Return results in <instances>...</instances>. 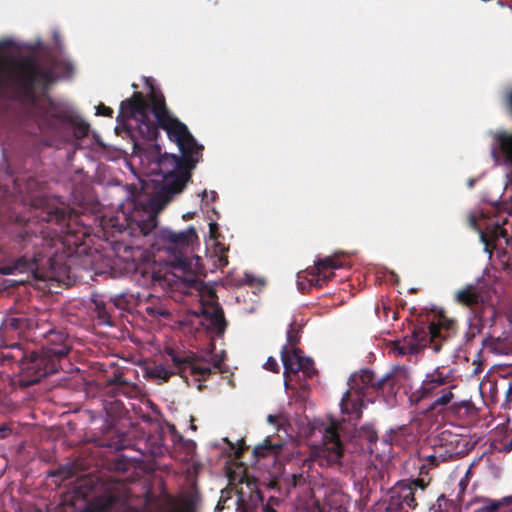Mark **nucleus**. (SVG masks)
<instances>
[{
  "instance_id": "1",
  "label": "nucleus",
  "mask_w": 512,
  "mask_h": 512,
  "mask_svg": "<svg viewBox=\"0 0 512 512\" xmlns=\"http://www.w3.org/2000/svg\"><path fill=\"white\" fill-rule=\"evenodd\" d=\"M130 119L136 121L139 135L148 141L158 138L159 128L165 130L168 138L177 144L181 155L160 154V146L155 145L158 154L156 173L162 176V185L145 203L137 204L142 206V211L137 210L132 217L122 212L103 219V234L113 243L124 241L125 237L147 236L157 228L158 213L174 195L184 190L192 170L202 159L204 149L188 127L170 112L161 92L152 91L148 100L141 92H134L122 101L116 120L124 124Z\"/></svg>"
},
{
  "instance_id": "2",
  "label": "nucleus",
  "mask_w": 512,
  "mask_h": 512,
  "mask_svg": "<svg viewBox=\"0 0 512 512\" xmlns=\"http://www.w3.org/2000/svg\"><path fill=\"white\" fill-rule=\"evenodd\" d=\"M40 218L55 224L58 230L26 223L15 237L19 256L0 267L2 274L31 273L43 278L86 250L85 240L90 236V227L83 223L77 211L68 206L54 207L42 211Z\"/></svg>"
},
{
  "instance_id": "3",
  "label": "nucleus",
  "mask_w": 512,
  "mask_h": 512,
  "mask_svg": "<svg viewBox=\"0 0 512 512\" xmlns=\"http://www.w3.org/2000/svg\"><path fill=\"white\" fill-rule=\"evenodd\" d=\"M53 85L49 84L45 90L38 89L36 99L23 105L27 107L41 131L60 135L70 127L77 139L85 138L89 133V124L72 109L52 99L49 92Z\"/></svg>"
},
{
  "instance_id": "4",
  "label": "nucleus",
  "mask_w": 512,
  "mask_h": 512,
  "mask_svg": "<svg viewBox=\"0 0 512 512\" xmlns=\"http://www.w3.org/2000/svg\"><path fill=\"white\" fill-rule=\"evenodd\" d=\"M350 389L344 393L340 407L348 421H358L362 417L363 402H373V399L383 393L386 385L393 386V377L386 374L380 378L371 370H362L360 375H354L349 381Z\"/></svg>"
},
{
  "instance_id": "5",
  "label": "nucleus",
  "mask_w": 512,
  "mask_h": 512,
  "mask_svg": "<svg viewBox=\"0 0 512 512\" xmlns=\"http://www.w3.org/2000/svg\"><path fill=\"white\" fill-rule=\"evenodd\" d=\"M454 322L448 320L444 315H439L437 323L432 321L428 324L413 325L410 337L393 344V352L397 355L417 354L424 348L430 347L434 352L441 349L443 341L450 336Z\"/></svg>"
},
{
  "instance_id": "6",
  "label": "nucleus",
  "mask_w": 512,
  "mask_h": 512,
  "mask_svg": "<svg viewBox=\"0 0 512 512\" xmlns=\"http://www.w3.org/2000/svg\"><path fill=\"white\" fill-rule=\"evenodd\" d=\"M166 354L170 358L175 371H170L163 366H156L151 375L159 378L164 382L169 381L172 375L178 374L181 378L186 379L188 375L194 377L198 382L205 381L211 374L219 370L223 359H214L213 365L210 366L206 361L199 359L193 352L176 350L174 348H167Z\"/></svg>"
},
{
  "instance_id": "7",
  "label": "nucleus",
  "mask_w": 512,
  "mask_h": 512,
  "mask_svg": "<svg viewBox=\"0 0 512 512\" xmlns=\"http://www.w3.org/2000/svg\"><path fill=\"white\" fill-rule=\"evenodd\" d=\"M11 350L5 358L19 363L21 381L25 386L38 383L42 378L56 373L60 367V364L44 350L27 354L19 343L11 345Z\"/></svg>"
},
{
  "instance_id": "8",
  "label": "nucleus",
  "mask_w": 512,
  "mask_h": 512,
  "mask_svg": "<svg viewBox=\"0 0 512 512\" xmlns=\"http://www.w3.org/2000/svg\"><path fill=\"white\" fill-rule=\"evenodd\" d=\"M480 458L474 459L469 465L465 475L458 483V494L455 500H449L445 495H440L437 498V512H455L457 504L459 505L460 512H480L479 500L480 496L475 492L477 483L473 482L471 489L468 491V485L471 478L475 475V469L478 465Z\"/></svg>"
},
{
  "instance_id": "9",
  "label": "nucleus",
  "mask_w": 512,
  "mask_h": 512,
  "mask_svg": "<svg viewBox=\"0 0 512 512\" xmlns=\"http://www.w3.org/2000/svg\"><path fill=\"white\" fill-rule=\"evenodd\" d=\"M157 237L164 244V249L170 253V264L179 269L186 270L189 267V260L184 250L198 241L196 229L189 226L186 230L176 232L169 228L160 229Z\"/></svg>"
},
{
  "instance_id": "10",
  "label": "nucleus",
  "mask_w": 512,
  "mask_h": 512,
  "mask_svg": "<svg viewBox=\"0 0 512 512\" xmlns=\"http://www.w3.org/2000/svg\"><path fill=\"white\" fill-rule=\"evenodd\" d=\"M429 484L430 479L426 478L398 482L391 490L387 512H408L409 509H415L418 501L423 499Z\"/></svg>"
},
{
  "instance_id": "11",
  "label": "nucleus",
  "mask_w": 512,
  "mask_h": 512,
  "mask_svg": "<svg viewBox=\"0 0 512 512\" xmlns=\"http://www.w3.org/2000/svg\"><path fill=\"white\" fill-rule=\"evenodd\" d=\"M484 411L482 410V416ZM485 426L487 433H482V457L494 452H510L512 451V438L508 432V418L506 416H491L487 421V417H482V428Z\"/></svg>"
},
{
  "instance_id": "12",
  "label": "nucleus",
  "mask_w": 512,
  "mask_h": 512,
  "mask_svg": "<svg viewBox=\"0 0 512 512\" xmlns=\"http://www.w3.org/2000/svg\"><path fill=\"white\" fill-rule=\"evenodd\" d=\"M433 451L438 458L447 462L468 452V440L463 435L443 430L434 439Z\"/></svg>"
},
{
  "instance_id": "13",
  "label": "nucleus",
  "mask_w": 512,
  "mask_h": 512,
  "mask_svg": "<svg viewBox=\"0 0 512 512\" xmlns=\"http://www.w3.org/2000/svg\"><path fill=\"white\" fill-rule=\"evenodd\" d=\"M323 446L312 448L310 458L322 467H331L340 463L343 456V446L338 434L333 429L327 430Z\"/></svg>"
},
{
  "instance_id": "14",
  "label": "nucleus",
  "mask_w": 512,
  "mask_h": 512,
  "mask_svg": "<svg viewBox=\"0 0 512 512\" xmlns=\"http://www.w3.org/2000/svg\"><path fill=\"white\" fill-rule=\"evenodd\" d=\"M485 216L482 212V245L483 250L492 255L493 250L504 249L509 244L508 231L500 224L492 220L483 222Z\"/></svg>"
},
{
  "instance_id": "15",
  "label": "nucleus",
  "mask_w": 512,
  "mask_h": 512,
  "mask_svg": "<svg viewBox=\"0 0 512 512\" xmlns=\"http://www.w3.org/2000/svg\"><path fill=\"white\" fill-rule=\"evenodd\" d=\"M341 267L342 263L337 258L318 259L313 266L306 269L310 284L316 288L324 287L335 276L334 270Z\"/></svg>"
},
{
  "instance_id": "16",
  "label": "nucleus",
  "mask_w": 512,
  "mask_h": 512,
  "mask_svg": "<svg viewBox=\"0 0 512 512\" xmlns=\"http://www.w3.org/2000/svg\"><path fill=\"white\" fill-rule=\"evenodd\" d=\"M262 492L254 483L248 482L246 490L241 488L237 491L236 510L237 512H265L268 505L263 504Z\"/></svg>"
},
{
  "instance_id": "17",
  "label": "nucleus",
  "mask_w": 512,
  "mask_h": 512,
  "mask_svg": "<svg viewBox=\"0 0 512 512\" xmlns=\"http://www.w3.org/2000/svg\"><path fill=\"white\" fill-rule=\"evenodd\" d=\"M29 188L30 182L28 187L24 188L20 178L14 177L9 171H6L3 177L0 176V215L7 213L9 205L16 194L28 192Z\"/></svg>"
},
{
  "instance_id": "18",
  "label": "nucleus",
  "mask_w": 512,
  "mask_h": 512,
  "mask_svg": "<svg viewBox=\"0 0 512 512\" xmlns=\"http://www.w3.org/2000/svg\"><path fill=\"white\" fill-rule=\"evenodd\" d=\"M42 350L60 363V361L64 359L70 351L67 333L63 330L55 329L48 331L45 336V345Z\"/></svg>"
},
{
  "instance_id": "19",
  "label": "nucleus",
  "mask_w": 512,
  "mask_h": 512,
  "mask_svg": "<svg viewBox=\"0 0 512 512\" xmlns=\"http://www.w3.org/2000/svg\"><path fill=\"white\" fill-rule=\"evenodd\" d=\"M30 322V319H28L24 315L7 316L3 320L0 327V345L11 348V345H13L14 343L9 344L6 338L9 337L10 334L18 335L21 332H23L25 329L30 327Z\"/></svg>"
},
{
  "instance_id": "20",
  "label": "nucleus",
  "mask_w": 512,
  "mask_h": 512,
  "mask_svg": "<svg viewBox=\"0 0 512 512\" xmlns=\"http://www.w3.org/2000/svg\"><path fill=\"white\" fill-rule=\"evenodd\" d=\"M205 319L209 321V328L217 335H222L227 326L224 311L219 304L206 306L203 310Z\"/></svg>"
},
{
  "instance_id": "21",
  "label": "nucleus",
  "mask_w": 512,
  "mask_h": 512,
  "mask_svg": "<svg viewBox=\"0 0 512 512\" xmlns=\"http://www.w3.org/2000/svg\"><path fill=\"white\" fill-rule=\"evenodd\" d=\"M302 351L298 348L288 349L284 345L281 349V360L284 367V375L297 374L301 370Z\"/></svg>"
},
{
  "instance_id": "22",
  "label": "nucleus",
  "mask_w": 512,
  "mask_h": 512,
  "mask_svg": "<svg viewBox=\"0 0 512 512\" xmlns=\"http://www.w3.org/2000/svg\"><path fill=\"white\" fill-rule=\"evenodd\" d=\"M500 388V381L492 376H485L482 378V401L488 409V413L492 414L491 405L497 403L498 389Z\"/></svg>"
},
{
  "instance_id": "23",
  "label": "nucleus",
  "mask_w": 512,
  "mask_h": 512,
  "mask_svg": "<svg viewBox=\"0 0 512 512\" xmlns=\"http://www.w3.org/2000/svg\"><path fill=\"white\" fill-rule=\"evenodd\" d=\"M446 384L445 378L441 376H432L422 382L420 389L417 391L418 399L433 398L437 392Z\"/></svg>"
},
{
  "instance_id": "24",
  "label": "nucleus",
  "mask_w": 512,
  "mask_h": 512,
  "mask_svg": "<svg viewBox=\"0 0 512 512\" xmlns=\"http://www.w3.org/2000/svg\"><path fill=\"white\" fill-rule=\"evenodd\" d=\"M283 449L281 442H272L270 437H267L262 443L253 448V455L257 458L277 457Z\"/></svg>"
},
{
  "instance_id": "25",
  "label": "nucleus",
  "mask_w": 512,
  "mask_h": 512,
  "mask_svg": "<svg viewBox=\"0 0 512 512\" xmlns=\"http://www.w3.org/2000/svg\"><path fill=\"white\" fill-rule=\"evenodd\" d=\"M455 299L461 305L475 306L480 301V290L473 285H467L456 292Z\"/></svg>"
},
{
  "instance_id": "26",
  "label": "nucleus",
  "mask_w": 512,
  "mask_h": 512,
  "mask_svg": "<svg viewBox=\"0 0 512 512\" xmlns=\"http://www.w3.org/2000/svg\"><path fill=\"white\" fill-rule=\"evenodd\" d=\"M420 466H419V476L417 478H426L430 479L429 473L432 469L438 467L440 463H442V459L438 458V455L433 451L431 454H422L420 455Z\"/></svg>"
},
{
  "instance_id": "27",
  "label": "nucleus",
  "mask_w": 512,
  "mask_h": 512,
  "mask_svg": "<svg viewBox=\"0 0 512 512\" xmlns=\"http://www.w3.org/2000/svg\"><path fill=\"white\" fill-rule=\"evenodd\" d=\"M453 387H454L453 385L445 384V386L442 387L437 392V394H435V396L432 398V401L430 403V408L433 410H436L440 407H444V406L448 405L453 398V393H452Z\"/></svg>"
},
{
  "instance_id": "28",
  "label": "nucleus",
  "mask_w": 512,
  "mask_h": 512,
  "mask_svg": "<svg viewBox=\"0 0 512 512\" xmlns=\"http://www.w3.org/2000/svg\"><path fill=\"white\" fill-rule=\"evenodd\" d=\"M92 303L94 304V311L96 312L100 323L105 325H112L110 312L102 297L99 295H94L92 297Z\"/></svg>"
},
{
  "instance_id": "29",
  "label": "nucleus",
  "mask_w": 512,
  "mask_h": 512,
  "mask_svg": "<svg viewBox=\"0 0 512 512\" xmlns=\"http://www.w3.org/2000/svg\"><path fill=\"white\" fill-rule=\"evenodd\" d=\"M109 384L115 385L117 394L126 395L128 397H132L137 390L136 385L122 379L120 375H115L113 379H110Z\"/></svg>"
},
{
  "instance_id": "30",
  "label": "nucleus",
  "mask_w": 512,
  "mask_h": 512,
  "mask_svg": "<svg viewBox=\"0 0 512 512\" xmlns=\"http://www.w3.org/2000/svg\"><path fill=\"white\" fill-rule=\"evenodd\" d=\"M484 347H490L492 351L502 353L504 350L507 349V343L505 338L494 337L492 335H489L487 338L482 340V348Z\"/></svg>"
},
{
  "instance_id": "31",
  "label": "nucleus",
  "mask_w": 512,
  "mask_h": 512,
  "mask_svg": "<svg viewBox=\"0 0 512 512\" xmlns=\"http://www.w3.org/2000/svg\"><path fill=\"white\" fill-rule=\"evenodd\" d=\"M159 302L157 298H152L151 304L145 307V312L150 317H164L167 318L170 316V312L164 308L161 304L155 303Z\"/></svg>"
},
{
  "instance_id": "32",
  "label": "nucleus",
  "mask_w": 512,
  "mask_h": 512,
  "mask_svg": "<svg viewBox=\"0 0 512 512\" xmlns=\"http://www.w3.org/2000/svg\"><path fill=\"white\" fill-rule=\"evenodd\" d=\"M453 409L457 410L460 415H467L469 417L476 416L478 413L477 407L471 401H461L460 403H453Z\"/></svg>"
},
{
  "instance_id": "33",
  "label": "nucleus",
  "mask_w": 512,
  "mask_h": 512,
  "mask_svg": "<svg viewBox=\"0 0 512 512\" xmlns=\"http://www.w3.org/2000/svg\"><path fill=\"white\" fill-rule=\"evenodd\" d=\"M228 251V248H225L221 244H217L214 248V253L216 256V259L214 260V266L217 268H224L228 265V256L226 252Z\"/></svg>"
},
{
  "instance_id": "34",
  "label": "nucleus",
  "mask_w": 512,
  "mask_h": 512,
  "mask_svg": "<svg viewBox=\"0 0 512 512\" xmlns=\"http://www.w3.org/2000/svg\"><path fill=\"white\" fill-rule=\"evenodd\" d=\"M359 437L368 442L370 450H372L371 445L376 443V441L378 440L377 432L370 425H365L360 428Z\"/></svg>"
},
{
  "instance_id": "35",
  "label": "nucleus",
  "mask_w": 512,
  "mask_h": 512,
  "mask_svg": "<svg viewBox=\"0 0 512 512\" xmlns=\"http://www.w3.org/2000/svg\"><path fill=\"white\" fill-rule=\"evenodd\" d=\"M303 375L306 377V378H312L316 375L317 371L314 367V361L309 358V357H304L302 355V359H301V370H300Z\"/></svg>"
},
{
  "instance_id": "36",
  "label": "nucleus",
  "mask_w": 512,
  "mask_h": 512,
  "mask_svg": "<svg viewBox=\"0 0 512 512\" xmlns=\"http://www.w3.org/2000/svg\"><path fill=\"white\" fill-rule=\"evenodd\" d=\"M482 504V510H486L488 512H498L504 505H512L511 503L506 502L505 498L501 501H491L490 499L483 497Z\"/></svg>"
},
{
  "instance_id": "37",
  "label": "nucleus",
  "mask_w": 512,
  "mask_h": 512,
  "mask_svg": "<svg viewBox=\"0 0 512 512\" xmlns=\"http://www.w3.org/2000/svg\"><path fill=\"white\" fill-rule=\"evenodd\" d=\"M500 388L505 394V400L502 405L506 407L512 401V381L507 378H501Z\"/></svg>"
},
{
  "instance_id": "38",
  "label": "nucleus",
  "mask_w": 512,
  "mask_h": 512,
  "mask_svg": "<svg viewBox=\"0 0 512 512\" xmlns=\"http://www.w3.org/2000/svg\"><path fill=\"white\" fill-rule=\"evenodd\" d=\"M111 300L115 307L123 310L126 309L130 304V301L127 299L125 294H118L111 298Z\"/></svg>"
},
{
  "instance_id": "39",
  "label": "nucleus",
  "mask_w": 512,
  "mask_h": 512,
  "mask_svg": "<svg viewBox=\"0 0 512 512\" xmlns=\"http://www.w3.org/2000/svg\"><path fill=\"white\" fill-rule=\"evenodd\" d=\"M467 222L469 227L480 233L479 217L476 214L470 213Z\"/></svg>"
},
{
  "instance_id": "40",
  "label": "nucleus",
  "mask_w": 512,
  "mask_h": 512,
  "mask_svg": "<svg viewBox=\"0 0 512 512\" xmlns=\"http://www.w3.org/2000/svg\"><path fill=\"white\" fill-rule=\"evenodd\" d=\"M96 115H101V116L111 118L113 116V110L110 107L105 106L103 103H100L96 107Z\"/></svg>"
},
{
  "instance_id": "41",
  "label": "nucleus",
  "mask_w": 512,
  "mask_h": 512,
  "mask_svg": "<svg viewBox=\"0 0 512 512\" xmlns=\"http://www.w3.org/2000/svg\"><path fill=\"white\" fill-rule=\"evenodd\" d=\"M265 368L271 372L277 373L279 371L277 360L273 357H269L265 363Z\"/></svg>"
},
{
  "instance_id": "42",
  "label": "nucleus",
  "mask_w": 512,
  "mask_h": 512,
  "mask_svg": "<svg viewBox=\"0 0 512 512\" xmlns=\"http://www.w3.org/2000/svg\"><path fill=\"white\" fill-rule=\"evenodd\" d=\"M505 103H506V106H507V109L509 110V112L512 114V89L509 90L507 93H506V96H505ZM504 132H500L496 135L495 139H496V142H497V145L499 146V142H498V136L500 134H503Z\"/></svg>"
},
{
  "instance_id": "43",
  "label": "nucleus",
  "mask_w": 512,
  "mask_h": 512,
  "mask_svg": "<svg viewBox=\"0 0 512 512\" xmlns=\"http://www.w3.org/2000/svg\"><path fill=\"white\" fill-rule=\"evenodd\" d=\"M12 433V428L9 424L5 423L0 425V437L6 438Z\"/></svg>"
},
{
  "instance_id": "44",
  "label": "nucleus",
  "mask_w": 512,
  "mask_h": 512,
  "mask_svg": "<svg viewBox=\"0 0 512 512\" xmlns=\"http://www.w3.org/2000/svg\"><path fill=\"white\" fill-rule=\"evenodd\" d=\"M216 196H217V194L215 191H210L208 193L206 190H204L202 192V200H205V201H208V198L213 201L216 198Z\"/></svg>"
},
{
  "instance_id": "45",
  "label": "nucleus",
  "mask_w": 512,
  "mask_h": 512,
  "mask_svg": "<svg viewBox=\"0 0 512 512\" xmlns=\"http://www.w3.org/2000/svg\"><path fill=\"white\" fill-rule=\"evenodd\" d=\"M473 365L475 366L474 371L477 373L480 371V351L476 354V358L473 361Z\"/></svg>"
},
{
  "instance_id": "46",
  "label": "nucleus",
  "mask_w": 512,
  "mask_h": 512,
  "mask_svg": "<svg viewBox=\"0 0 512 512\" xmlns=\"http://www.w3.org/2000/svg\"><path fill=\"white\" fill-rule=\"evenodd\" d=\"M287 340L291 345H295L297 343L296 338L292 335V331H288L287 333Z\"/></svg>"
},
{
  "instance_id": "47",
  "label": "nucleus",
  "mask_w": 512,
  "mask_h": 512,
  "mask_svg": "<svg viewBox=\"0 0 512 512\" xmlns=\"http://www.w3.org/2000/svg\"><path fill=\"white\" fill-rule=\"evenodd\" d=\"M477 182V178H470L468 181H467V186L469 188H473L475 186Z\"/></svg>"
},
{
  "instance_id": "48",
  "label": "nucleus",
  "mask_w": 512,
  "mask_h": 512,
  "mask_svg": "<svg viewBox=\"0 0 512 512\" xmlns=\"http://www.w3.org/2000/svg\"><path fill=\"white\" fill-rule=\"evenodd\" d=\"M193 216H194V214H193V213H189V212H188V213H186V214H184V215H183V219L187 221V220L192 219V218H193Z\"/></svg>"
},
{
  "instance_id": "49",
  "label": "nucleus",
  "mask_w": 512,
  "mask_h": 512,
  "mask_svg": "<svg viewBox=\"0 0 512 512\" xmlns=\"http://www.w3.org/2000/svg\"><path fill=\"white\" fill-rule=\"evenodd\" d=\"M275 419H276V418H275V416H273V415H269V416H268V421H269V422H271V423L275 422Z\"/></svg>"
},
{
  "instance_id": "50",
  "label": "nucleus",
  "mask_w": 512,
  "mask_h": 512,
  "mask_svg": "<svg viewBox=\"0 0 512 512\" xmlns=\"http://www.w3.org/2000/svg\"><path fill=\"white\" fill-rule=\"evenodd\" d=\"M265 512H277L275 509H273L272 507H267L264 509Z\"/></svg>"
},
{
  "instance_id": "51",
  "label": "nucleus",
  "mask_w": 512,
  "mask_h": 512,
  "mask_svg": "<svg viewBox=\"0 0 512 512\" xmlns=\"http://www.w3.org/2000/svg\"><path fill=\"white\" fill-rule=\"evenodd\" d=\"M191 429L195 430L196 426L194 424L191 425Z\"/></svg>"
}]
</instances>
